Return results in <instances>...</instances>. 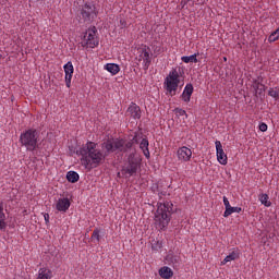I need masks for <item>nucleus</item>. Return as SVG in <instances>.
I'll return each mask as SVG.
<instances>
[{"label":"nucleus","instance_id":"f257e3e1","mask_svg":"<svg viewBox=\"0 0 279 279\" xmlns=\"http://www.w3.org/2000/svg\"><path fill=\"white\" fill-rule=\"evenodd\" d=\"M76 154L81 157L82 165H84L85 169L99 167L101 161L106 158V154L97 148V143L95 142H87Z\"/></svg>","mask_w":279,"mask_h":279},{"label":"nucleus","instance_id":"f03ea898","mask_svg":"<svg viewBox=\"0 0 279 279\" xmlns=\"http://www.w3.org/2000/svg\"><path fill=\"white\" fill-rule=\"evenodd\" d=\"M171 213H173V203L165 202L157 205V210L154 216V223L157 230H167L171 221Z\"/></svg>","mask_w":279,"mask_h":279},{"label":"nucleus","instance_id":"7ed1b4c3","mask_svg":"<svg viewBox=\"0 0 279 279\" xmlns=\"http://www.w3.org/2000/svg\"><path fill=\"white\" fill-rule=\"evenodd\" d=\"M134 143H138L136 136L129 142L123 140H116L112 142L108 140L102 144V149H106V154H112L113 151H128V149H132Z\"/></svg>","mask_w":279,"mask_h":279},{"label":"nucleus","instance_id":"20e7f679","mask_svg":"<svg viewBox=\"0 0 279 279\" xmlns=\"http://www.w3.org/2000/svg\"><path fill=\"white\" fill-rule=\"evenodd\" d=\"M20 143L27 151H35L38 147V131L28 129L20 135Z\"/></svg>","mask_w":279,"mask_h":279},{"label":"nucleus","instance_id":"39448f33","mask_svg":"<svg viewBox=\"0 0 279 279\" xmlns=\"http://www.w3.org/2000/svg\"><path fill=\"white\" fill-rule=\"evenodd\" d=\"M179 86H180V73H178L177 69H173L166 76L163 81V88L167 95H170V97H174L175 93H178Z\"/></svg>","mask_w":279,"mask_h":279},{"label":"nucleus","instance_id":"423d86ee","mask_svg":"<svg viewBox=\"0 0 279 279\" xmlns=\"http://www.w3.org/2000/svg\"><path fill=\"white\" fill-rule=\"evenodd\" d=\"M135 64L137 66H143L144 71H147L151 64V49L147 46H143L137 49L135 54Z\"/></svg>","mask_w":279,"mask_h":279},{"label":"nucleus","instance_id":"0eeeda50","mask_svg":"<svg viewBox=\"0 0 279 279\" xmlns=\"http://www.w3.org/2000/svg\"><path fill=\"white\" fill-rule=\"evenodd\" d=\"M99 46V38L97 37V27H89L83 37V47H89L90 49H95V47Z\"/></svg>","mask_w":279,"mask_h":279},{"label":"nucleus","instance_id":"6e6552de","mask_svg":"<svg viewBox=\"0 0 279 279\" xmlns=\"http://www.w3.org/2000/svg\"><path fill=\"white\" fill-rule=\"evenodd\" d=\"M138 167H141V159L136 158V155L131 154L128 158V165L122 168V173L128 175V178H132L138 171Z\"/></svg>","mask_w":279,"mask_h":279},{"label":"nucleus","instance_id":"1a4fd4ad","mask_svg":"<svg viewBox=\"0 0 279 279\" xmlns=\"http://www.w3.org/2000/svg\"><path fill=\"white\" fill-rule=\"evenodd\" d=\"M81 16L84 21H95V19H97V10L95 4L85 3L82 8Z\"/></svg>","mask_w":279,"mask_h":279},{"label":"nucleus","instance_id":"9d476101","mask_svg":"<svg viewBox=\"0 0 279 279\" xmlns=\"http://www.w3.org/2000/svg\"><path fill=\"white\" fill-rule=\"evenodd\" d=\"M216 145V156L219 165H228V155L223 150V145H221L220 141L215 142Z\"/></svg>","mask_w":279,"mask_h":279},{"label":"nucleus","instance_id":"9b49d317","mask_svg":"<svg viewBox=\"0 0 279 279\" xmlns=\"http://www.w3.org/2000/svg\"><path fill=\"white\" fill-rule=\"evenodd\" d=\"M177 156L178 160H180L181 162H189V160H191L193 156V151L191 150V148L183 146L178 149Z\"/></svg>","mask_w":279,"mask_h":279},{"label":"nucleus","instance_id":"f8f14e48","mask_svg":"<svg viewBox=\"0 0 279 279\" xmlns=\"http://www.w3.org/2000/svg\"><path fill=\"white\" fill-rule=\"evenodd\" d=\"M63 70L65 73V85L66 88H71V80H73V73L75 69L73 68V62L69 61L66 64L63 65Z\"/></svg>","mask_w":279,"mask_h":279},{"label":"nucleus","instance_id":"ddd939ff","mask_svg":"<svg viewBox=\"0 0 279 279\" xmlns=\"http://www.w3.org/2000/svg\"><path fill=\"white\" fill-rule=\"evenodd\" d=\"M193 84H186L183 93L181 94V99L184 101V104H189L191 101V97L193 96Z\"/></svg>","mask_w":279,"mask_h":279},{"label":"nucleus","instance_id":"4468645a","mask_svg":"<svg viewBox=\"0 0 279 279\" xmlns=\"http://www.w3.org/2000/svg\"><path fill=\"white\" fill-rule=\"evenodd\" d=\"M56 208L59 213H66V210L71 208V201H69V198H59Z\"/></svg>","mask_w":279,"mask_h":279},{"label":"nucleus","instance_id":"2eb2a0df","mask_svg":"<svg viewBox=\"0 0 279 279\" xmlns=\"http://www.w3.org/2000/svg\"><path fill=\"white\" fill-rule=\"evenodd\" d=\"M53 278V271L47 267L39 268L36 279H51Z\"/></svg>","mask_w":279,"mask_h":279},{"label":"nucleus","instance_id":"dca6fc26","mask_svg":"<svg viewBox=\"0 0 279 279\" xmlns=\"http://www.w3.org/2000/svg\"><path fill=\"white\" fill-rule=\"evenodd\" d=\"M128 112L133 117V119H141V107H138L136 104H132L128 108Z\"/></svg>","mask_w":279,"mask_h":279},{"label":"nucleus","instance_id":"f3484780","mask_svg":"<svg viewBox=\"0 0 279 279\" xmlns=\"http://www.w3.org/2000/svg\"><path fill=\"white\" fill-rule=\"evenodd\" d=\"M140 149H142L145 158L149 159L150 154H149V141L147 138H143L140 143Z\"/></svg>","mask_w":279,"mask_h":279},{"label":"nucleus","instance_id":"a211bd4d","mask_svg":"<svg viewBox=\"0 0 279 279\" xmlns=\"http://www.w3.org/2000/svg\"><path fill=\"white\" fill-rule=\"evenodd\" d=\"M159 276L160 278H163V279L173 278V270L168 266H163L159 269Z\"/></svg>","mask_w":279,"mask_h":279},{"label":"nucleus","instance_id":"6ab92c4d","mask_svg":"<svg viewBox=\"0 0 279 279\" xmlns=\"http://www.w3.org/2000/svg\"><path fill=\"white\" fill-rule=\"evenodd\" d=\"M105 71H108L111 75H117L121 71V68L117 63H107L105 64Z\"/></svg>","mask_w":279,"mask_h":279},{"label":"nucleus","instance_id":"aec40b11","mask_svg":"<svg viewBox=\"0 0 279 279\" xmlns=\"http://www.w3.org/2000/svg\"><path fill=\"white\" fill-rule=\"evenodd\" d=\"M8 228L5 222V213H3V203H0V231H3Z\"/></svg>","mask_w":279,"mask_h":279},{"label":"nucleus","instance_id":"412c9836","mask_svg":"<svg viewBox=\"0 0 279 279\" xmlns=\"http://www.w3.org/2000/svg\"><path fill=\"white\" fill-rule=\"evenodd\" d=\"M66 180L68 182L75 184V182H80V174L76 171H68Z\"/></svg>","mask_w":279,"mask_h":279},{"label":"nucleus","instance_id":"4be33fe9","mask_svg":"<svg viewBox=\"0 0 279 279\" xmlns=\"http://www.w3.org/2000/svg\"><path fill=\"white\" fill-rule=\"evenodd\" d=\"M197 56H199V53H194L192 56H183V57H181V60L185 64H189L190 62H193L194 64H197V62H198Z\"/></svg>","mask_w":279,"mask_h":279},{"label":"nucleus","instance_id":"5701e85b","mask_svg":"<svg viewBox=\"0 0 279 279\" xmlns=\"http://www.w3.org/2000/svg\"><path fill=\"white\" fill-rule=\"evenodd\" d=\"M239 258V252L232 251L229 255L225 257V259L221 262V265H226L227 263H232V260H236Z\"/></svg>","mask_w":279,"mask_h":279},{"label":"nucleus","instance_id":"b1692460","mask_svg":"<svg viewBox=\"0 0 279 279\" xmlns=\"http://www.w3.org/2000/svg\"><path fill=\"white\" fill-rule=\"evenodd\" d=\"M243 210L241 207H229L228 209L225 210L223 217H230V215H233V213H241Z\"/></svg>","mask_w":279,"mask_h":279},{"label":"nucleus","instance_id":"393cba45","mask_svg":"<svg viewBox=\"0 0 279 279\" xmlns=\"http://www.w3.org/2000/svg\"><path fill=\"white\" fill-rule=\"evenodd\" d=\"M259 202H260V204L266 206V208H269V206H271V202H269V195H267V194H262L259 196Z\"/></svg>","mask_w":279,"mask_h":279},{"label":"nucleus","instance_id":"a878e982","mask_svg":"<svg viewBox=\"0 0 279 279\" xmlns=\"http://www.w3.org/2000/svg\"><path fill=\"white\" fill-rule=\"evenodd\" d=\"M99 229H95L92 234V240L96 241V243H99L101 241V235L99 234Z\"/></svg>","mask_w":279,"mask_h":279},{"label":"nucleus","instance_id":"bb28decb","mask_svg":"<svg viewBox=\"0 0 279 279\" xmlns=\"http://www.w3.org/2000/svg\"><path fill=\"white\" fill-rule=\"evenodd\" d=\"M269 97H272L274 99H279V89L278 88H270L268 90Z\"/></svg>","mask_w":279,"mask_h":279},{"label":"nucleus","instance_id":"cd10ccee","mask_svg":"<svg viewBox=\"0 0 279 279\" xmlns=\"http://www.w3.org/2000/svg\"><path fill=\"white\" fill-rule=\"evenodd\" d=\"M254 88L256 90V93H265V85L260 84V83H255Z\"/></svg>","mask_w":279,"mask_h":279},{"label":"nucleus","instance_id":"c85d7f7f","mask_svg":"<svg viewBox=\"0 0 279 279\" xmlns=\"http://www.w3.org/2000/svg\"><path fill=\"white\" fill-rule=\"evenodd\" d=\"M174 112H175L177 117H187V116H186V111L183 110V109L175 108V109H174Z\"/></svg>","mask_w":279,"mask_h":279},{"label":"nucleus","instance_id":"c756f323","mask_svg":"<svg viewBox=\"0 0 279 279\" xmlns=\"http://www.w3.org/2000/svg\"><path fill=\"white\" fill-rule=\"evenodd\" d=\"M222 202H223L226 210H228L231 207L230 201H228V197L223 196Z\"/></svg>","mask_w":279,"mask_h":279},{"label":"nucleus","instance_id":"7c9ffc66","mask_svg":"<svg viewBox=\"0 0 279 279\" xmlns=\"http://www.w3.org/2000/svg\"><path fill=\"white\" fill-rule=\"evenodd\" d=\"M259 131H260V132H267V124H266L265 122H262V123L259 124Z\"/></svg>","mask_w":279,"mask_h":279},{"label":"nucleus","instance_id":"2f4dec72","mask_svg":"<svg viewBox=\"0 0 279 279\" xmlns=\"http://www.w3.org/2000/svg\"><path fill=\"white\" fill-rule=\"evenodd\" d=\"M128 23L125 22V20H120V27H126Z\"/></svg>","mask_w":279,"mask_h":279},{"label":"nucleus","instance_id":"473e14b6","mask_svg":"<svg viewBox=\"0 0 279 279\" xmlns=\"http://www.w3.org/2000/svg\"><path fill=\"white\" fill-rule=\"evenodd\" d=\"M44 219H45L46 223H49V214H45Z\"/></svg>","mask_w":279,"mask_h":279},{"label":"nucleus","instance_id":"72a5a7b5","mask_svg":"<svg viewBox=\"0 0 279 279\" xmlns=\"http://www.w3.org/2000/svg\"><path fill=\"white\" fill-rule=\"evenodd\" d=\"M223 60H225V62H226V60H228V59H227V58H225Z\"/></svg>","mask_w":279,"mask_h":279}]
</instances>
